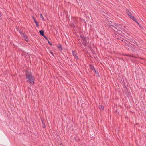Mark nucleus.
<instances>
[{
    "mask_svg": "<svg viewBox=\"0 0 146 146\" xmlns=\"http://www.w3.org/2000/svg\"><path fill=\"white\" fill-rule=\"evenodd\" d=\"M94 70V71L95 72V73H96V70Z\"/></svg>",
    "mask_w": 146,
    "mask_h": 146,
    "instance_id": "nucleus-28",
    "label": "nucleus"
},
{
    "mask_svg": "<svg viewBox=\"0 0 146 146\" xmlns=\"http://www.w3.org/2000/svg\"><path fill=\"white\" fill-rule=\"evenodd\" d=\"M42 123L43 125L45 124L44 123V122H43V121L42 120Z\"/></svg>",
    "mask_w": 146,
    "mask_h": 146,
    "instance_id": "nucleus-22",
    "label": "nucleus"
},
{
    "mask_svg": "<svg viewBox=\"0 0 146 146\" xmlns=\"http://www.w3.org/2000/svg\"><path fill=\"white\" fill-rule=\"evenodd\" d=\"M40 17L42 18V20H44V19L43 17V15H42V14H40Z\"/></svg>",
    "mask_w": 146,
    "mask_h": 146,
    "instance_id": "nucleus-14",
    "label": "nucleus"
},
{
    "mask_svg": "<svg viewBox=\"0 0 146 146\" xmlns=\"http://www.w3.org/2000/svg\"><path fill=\"white\" fill-rule=\"evenodd\" d=\"M126 56H128L129 57H132L133 58H135V56L133 55H131L129 54H127L126 55Z\"/></svg>",
    "mask_w": 146,
    "mask_h": 146,
    "instance_id": "nucleus-11",
    "label": "nucleus"
},
{
    "mask_svg": "<svg viewBox=\"0 0 146 146\" xmlns=\"http://www.w3.org/2000/svg\"><path fill=\"white\" fill-rule=\"evenodd\" d=\"M114 26H115V27H117V24H115L113 25Z\"/></svg>",
    "mask_w": 146,
    "mask_h": 146,
    "instance_id": "nucleus-15",
    "label": "nucleus"
},
{
    "mask_svg": "<svg viewBox=\"0 0 146 146\" xmlns=\"http://www.w3.org/2000/svg\"><path fill=\"white\" fill-rule=\"evenodd\" d=\"M112 25H112L111 23L110 24V27H111V26H112L113 27Z\"/></svg>",
    "mask_w": 146,
    "mask_h": 146,
    "instance_id": "nucleus-19",
    "label": "nucleus"
},
{
    "mask_svg": "<svg viewBox=\"0 0 146 146\" xmlns=\"http://www.w3.org/2000/svg\"><path fill=\"white\" fill-rule=\"evenodd\" d=\"M42 127L43 128H45V127H46V125H45V124H43V125H42Z\"/></svg>",
    "mask_w": 146,
    "mask_h": 146,
    "instance_id": "nucleus-17",
    "label": "nucleus"
},
{
    "mask_svg": "<svg viewBox=\"0 0 146 146\" xmlns=\"http://www.w3.org/2000/svg\"><path fill=\"white\" fill-rule=\"evenodd\" d=\"M58 48H59V49L60 50H62V46L61 45H59L58 47Z\"/></svg>",
    "mask_w": 146,
    "mask_h": 146,
    "instance_id": "nucleus-12",
    "label": "nucleus"
},
{
    "mask_svg": "<svg viewBox=\"0 0 146 146\" xmlns=\"http://www.w3.org/2000/svg\"><path fill=\"white\" fill-rule=\"evenodd\" d=\"M90 68L92 70H95V68L94 66H91V65H90Z\"/></svg>",
    "mask_w": 146,
    "mask_h": 146,
    "instance_id": "nucleus-13",
    "label": "nucleus"
},
{
    "mask_svg": "<svg viewBox=\"0 0 146 146\" xmlns=\"http://www.w3.org/2000/svg\"><path fill=\"white\" fill-rule=\"evenodd\" d=\"M17 30L18 31V29H19L18 28H17Z\"/></svg>",
    "mask_w": 146,
    "mask_h": 146,
    "instance_id": "nucleus-27",
    "label": "nucleus"
},
{
    "mask_svg": "<svg viewBox=\"0 0 146 146\" xmlns=\"http://www.w3.org/2000/svg\"><path fill=\"white\" fill-rule=\"evenodd\" d=\"M46 39H47V38L44 35V36H43Z\"/></svg>",
    "mask_w": 146,
    "mask_h": 146,
    "instance_id": "nucleus-20",
    "label": "nucleus"
},
{
    "mask_svg": "<svg viewBox=\"0 0 146 146\" xmlns=\"http://www.w3.org/2000/svg\"><path fill=\"white\" fill-rule=\"evenodd\" d=\"M79 44H80V45H81V43L80 42H79Z\"/></svg>",
    "mask_w": 146,
    "mask_h": 146,
    "instance_id": "nucleus-24",
    "label": "nucleus"
},
{
    "mask_svg": "<svg viewBox=\"0 0 146 146\" xmlns=\"http://www.w3.org/2000/svg\"><path fill=\"white\" fill-rule=\"evenodd\" d=\"M18 31L20 33V32H21L19 29H18Z\"/></svg>",
    "mask_w": 146,
    "mask_h": 146,
    "instance_id": "nucleus-25",
    "label": "nucleus"
},
{
    "mask_svg": "<svg viewBox=\"0 0 146 146\" xmlns=\"http://www.w3.org/2000/svg\"><path fill=\"white\" fill-rule=\"evenodd\" d=\"M26 78L27 80V82L30 84H34V78L32 74L29 72H25Z\"/></svg>",
    "mask_w": 146,
    "mask_h": 146,
    "instance_id": "nucleus-1",
    "label": "nucleus"
},
{
    "mask_svg": "<svg viewBox=\"0 0 146 146\" xmlns=\"http://www.w3.org/2000/svg\"><path fill=\"white\" fill-rule=\"evenodd\" d=\"M99 109L101 111H103L104 109V107L103 106L100 105L99 106Z\"/></svg>",
    "mask_w": 146,
    "mask_h": 146,
    "instance_id": "nucleus-7",
    "label": "nucleus"
},
{
    "mask_svg": "<svg viewBox=\"0 0 146 146\" xmlns=\"http://www.w3.org/2000/svg\"><path fill=\"white\" fill-rule=\"evenodd\" d=\"M33 19H34H34H35V18H34L33 17Z\"/></svg>",
    "mask_w": 146,
    "mask_h": 146,
    "instance_id": "nucleus-29",
    "label": "nucleus"
},
{
    "mask_svg": "<svg viewBox=\"0 0 146 146\" xmlns=\"http://www.w3.org/2000/svg\"><path fill=\"white\" fill-rule=\"evenodd\" d=\"M131 50H132V52H133V51H134V50H135V49H132Z\"/></svg>",
    "mask_w": 146,
    "mask_h": 146,
    "instance_id": "nucleus-21",
    "label": "nucleus"
},
{
    "mask_svg": "<svg viewBox=\"0 0 146 146\" xmlns=\"http://www.w3.org/2000/svg\"><path fill=\"white\" fill-rule=\"evenodd\" d=\"M80 37L82 40V42L83 44L86 46L87 39L86 37L82 35H80Z\"/></svg>",
    "mask_w": 146,
    "mask_h": 146,
    "instance_id": "nucleus-3",
    "label": "nucleus"
},
{
    "mask_svg": "<svg viewBox=\"0 0 146 146\" xmlns=\"http://www.w3.org/2000/svg\"><path fill=\"white\" fill-rule=\"evenodd\" d=\"M48 42L50 45H52V44L48 40Z\"/></svg>",
    "mask_w": 146,
    "mask_h": 146,
    "instance_id": "nucleus-18",
    "label": "nucleus"
},
{
    "mask_svg": "<svg viewBox=\"0 0 146 146\" xmlns=\"http://www.w3.org/2000/svg\"><path fill=\"white\" fill-rule=\"evenodd\" d=\"M34 21L35 23L36 24V26L37 27H38L39 26V24L38 23L36 20L35 19H34Z\"/></svg>",
    "mask_w": 146,
    "mask_h": 146,
    "instance_id": "nucleus-10",
    "label": "nucleus"
},
{
    "mask_svg": "<svg viewBox=\"0 0 146 146\" xmlns=\"http://www.w3.org/2000/svg\"><path fill=\"white\" fill-rule=\"evenodd\" d=\"M113 27L115 28V29H113L114 30V31H116L115 29L117 30L120 31V30L119 28V27H118V26H117V27H115V26H114L113 25H112Z\"/></svg>",
    "mask_w": 146,
    "mask_h": 146,
    "instance_id": "nucleus-9",
    "label": "nucleus"
},
{
    "mask_svg": "<svg viewBox=\"0 0 146 146\" xmlns=\"http://www.w3.org/2000/svg\"><path fill=\"white\" fill-rule=\"evenodd\" d=\"M135 44H136L137 42L135 41H134V42Z\"/></svg>",
    "mask_w": 146,
    "mask_h": 146,
    "instance_id": "nucleus-26",
    "label": "nucleus"
},
{
    "mask_svg": "<svg viewBox=\"0 0 146 146\" xmlns=\"http://www.w3.org/2000/svg\"><path fill=\"white\" fill-rule=\"evenodd\" d=\"M50 53L52 54V55H53V52H51H51H50Z\"/></svg>",
    "mask_w": 146,
    "mask_h": 146,
    "instance_id": "nucleus-23",
    "label": "nucleus"
},
{
    "mask_svg": "<svg viewBox=\"0 0 146 146\" xmlns=\"http://www.w3.org/2000/svg\"><path fill=\"white\" fill-rule=\"evenodd\" d=\"M126 12L129 17L139 25V23L137 21V19L133 16L131 12L128 10H127Z\"/></svg>",
    "mask_w": 146,
    "mask_h": 146,
    "instance_id": "nucleus-2",
    "label": "nucleus"
},
{
    "mask_svg": "<svg viewBox=\"0 0 146 146\" xmlns=\"http://www.w3.org/2000/svg\"><path fill=\"white\" fill-rule=\"evenodd\" d=\"M1 17V14H0V17Z\"/></svg>",
    "mask_w": 146,
    "mask_h": 146,
    "instance_id": "nucleus-30",
    "label": "nucleus"
},
{
    "mask_svg": "<svg viewBox=\"0 0 146 146\" xmlns=\"http://www.w3.org/2000/svg\"><path fill=\"white\" fill-rule=\"evenodd\" d=\"M72 54H73V56H74V57H75L76 59L78 58V57L77 56V55H76V53L75 52H74V51H72Z\"/></svg>",
    "mask_w": 146,
    "mask_h": 146,
    "instance_id": "nucleus-5",
    "label": "nucleus"
},
{
    "mask_svg": "<svg viewBox=\"0 0 146 146\" xmlns=\"http://www.w3.org/2000/svg\"><path fill=\"white\" fill-rule=\"evenodd\" d=\"M20 34L21 35H23V36H24V33L23 32H20Z\"/></svg>",
    "mask_w": 146,
    "mask_h": 146,
    "instance_id": "nucleus-16",
    "label": "nucleus"
},
{
    "mask_svg": "<svg viewBox=\"0 0 146 146\" xmlns=\"http://www.w3.org/2000/svg\"><path fill=\"white\" fill-rule=\"evenodd\" d=\"M23 37L24 39L27 42L28 40H29L28 37L26 35H24Z\"/></svg>",
    "mask_w": 146,
    "mask_h": 146,
    "instance_id": "nucleus-8",
    "label": "nucleus"
},
{
    "mask_svg": "<svg viewBox=\"0 0 146 146\" xmlns=\"http://www.w3.org/2000/svg\"><path fill=\"white\" fill-rule=\"evenodd\" d=\"M39 33L42 36H44V32L43 30H42L40 31Z\"/></svg>",
    "mask_w": 146,
    "mask_h": 146,
    "instance_id": "nucleus-6",
    "label": "nucleus"
},
{
    "mask_svg": "<svg viewBox=\"0 0 146 146\" xmlns=\"http://www.w3.org/2000/svg\"><path fill=\"white\" fill-rule=\"evenodd\" d=\"M76 18L75 17H72V24L74 25L75 24H76Z\"/></svg>",
    "mask_w": 146,
    "mask_h": 146,
    "instance_id": "nucleus-4",
    "label": "nucleus"
}]
</instances>
